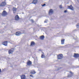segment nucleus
<instances>
[{"label": "nucleus", "mask_w": 79, "mask_h": 79, "mask_svg": "<svg viewBox=\"0 0 79 79\" xmlns=\"http://www.w3.org/2000/svg\"><path fill=\"white\" fill-rule=\"evenodd\" d=\"M44 23H47V20H45L44 21Z\"/></svg>", "instance_id": "nucleus-24"}, {"label": "nucleus", "mask_w": 79, "mask_h": 79, "mask_svg": "<svg viewBox=\"0 0 79 79\" xmlns=\"http://www.w3.org/2000/svg\"><path fill=\"white\" fill-rule=\"evenodd\" d=\"M21 79H25V78L26 77V76L25 75H22L21 76Z\"/></svg>", "instance_id": "nucleus-16"}, {"label": "nucleus", "mask_w": 79, "mask_h": 79, "mask_svg": "<svg viewBox=\"0 0 79 79\" xmlns=\"http://www.w3.org/2000/svg\"><path fill=\"white\" fill-rule=\"evenodd\" d=\"M42 54L41 55V57L42 58H45V55H44V53L43 52H42Z\"/></svg>", "instance_id": "nucleus-14"}, {"label": "nucleus", "mask_w": 79, "mask_h": 79, "mask_svg": "<svg viewBox=\"0 0 79 79\" xmlns=\"http://www.w3.org/2000/svg\"><path fill=\"white\" fill-rule=\"evenodd\" d=\"M44 35L41 36L40 37V39L41 40H44Z\"/></svg>", "instance_id": "nucleus-17"}, {"label": "nucleus", "mask_w": 79, "mask_h": 79, "mask_svg": "<svg viewBox=\"0 0 79 79\" xmlns=\"http://www.w3.org/2000/svg\"><path fill=\"white\" fill-rule=\"evenodd\" d=\"M2 16H6L7 15V12L5 10H4L2 12Z\"/></svg>", "instance_id": "nucleus-2"}, {"label": "nucleus", "mask_w": 79, "mask_h": 79, "mask_svg": "<svg viewBox=\"0 0 79 79\" xmlns=\"http://www.w3.org/2000/svg\"><path fill=\"white\" fill-rule=\"evenodd\" d=\"M57 58L58 59V60L62 59V58H63V55L61 54H59L57 56Z\"/></svg>", "instance_id": "nucleus-3"}, {"label": "nucleus", "mask_w": 79, "mask_h": 79, "mask_svg": "<svg viewBox=\"0 0 79 79\" xmlns=\"http://www.w3.org/2000/svg\"><path fill=\"white\" fill-rule=\"evenodd\" d=\"M74 31H77V30H75Z\"/></svg>", "instance_id": "nucleus-29"}, {"label": "nucleus", "mask_w": 79, "mask_h": 79, "mask_svg": "<svg viewBox=\"0 0 79 79\" xmlns=\"http://www.w3.org/2000/svg\"><path fill=\"white\" fill-rule=\"evenodd\" d=\"M30 76L31 77H34L33 76V75H30Z\"/></svg>", "instance_id": "nucleus-25"}, {"label": "nucleus", "mask_w": 79, "mask_h": 79, "mask_svg": "<svg viewBox=\"0 0 79 79\" xmlns=\"http://www.w3.org/2000/svg\"><path fill=\"white\" fill-rule=\"evenodd\" d=\"M21 33L19 31H17L16 32L15 34L16 35H21Z\"/></svg>", "instance_id": "nucleus-9"}, {"label": "nucleus", "mask_w": 79, "mask_h": 79, "mask_svg": "<svg viewBox=\"0 0 79 79\" xmlns=\"http://www.w3.org/2000/svg\"><path fill=\"white\" fill-rule=\"evenodd\" d=\"M45 4H44L43 5H42V6H45Z\"/></svg>", "instance_id": "nucleus-23"}, {"label": "nucleus", "mask_w": 79, "mask_h": 79, "mask_svg": "<svg viewBox=\"0 0 79 79\" xmlns=\"http://www.w3.org/2000/svg\"><path fill=\"white\" fill-rule=\"evenodd\" d=\"M68 8L69 9H70V10H71L73 11L74 9H73V7L72 6V5H71L70 6H68Z\"/></svg>", "instance_id": "nucleus-5"}, {"label": "nucleus", "mask_w": 79, "mask_h": 79, "mask_svg": "<svg viewBox=\"0 0 79 79\" xmlns=\"http://www.w3.org/2000/svg\"><path fill=\"white\" fill-rule=\"evenodd\" d=\"M35 73H36V72L34 71H32L31 72V74H35Z\"/></svg>", "instance_id": "nucleus-20"}, {"label": "nucleus", "mask_w": 79, "mask_h": 79, "mask_svg": "<svg viewBox=\"0 0 79 79\" xmlns=\"http://www.w3.org/2000/svg\"><path fill=\"white\" fill-rule=\"evenodd\" d=\"M1 72V69H0V73Z\"/></svg>", "instance_id": "nucleus-28"}, {"label": "nucleus", "mask_w": 79, "mask_h": 79, "mask_svg": "<svg viewBox=\"0 0 79 79\" xmlns=\"http://www.w3.org/2000/svg\"><path fill=\"white\" fill-rule=\"evenodd\" d=\"M19 19V17L18 15H17L15 17V20L16 21H18Z\"/></svg>", "instance_id": "nucleus-6"}, {"label": "nucleus", "mask_w": 79, "mask_h": 79, "mask_svg": "<svg viewBox=\"0 0 79 79\" xmlns=\"http://www.w3.org/2000/svg\"><path fill=\"white\" fill-rule=\"evenodd\" d=\"M7 41H4L2 43V44L5 46H7Z\"/></svg>", "instance_id": "nucleus-10"}, {"label": "nucleus", "mask_w": 79, "mask_h": 79, "mask_svg": "<svg viewBox=\"0 0 79 79\" xmlns=\"http://www.w3.org/2000/svg\"><path fill=\"white\" fill-rule=\"evenodd\" d=\"M27 65L28 66L29 65H31V64H32V62H31V61H29L27 62Z\"/></svg>", "instance_id": "nucleus-13"}, {"label": "nucleus", "mask_w": 79, "mask_h": 79, "mask_svg": "<svg viewBox=\"0 0 79 79\" xmlns=\"http://www.w3.org/2000/svg\"><path fill=\"white\" fill-rule=\"evenodd\" d=\"M67 12V10H65L64 11V13H66Z\"/></svg>", "instance_id": "nucleus-27"}, {"label": "nucleus", "mask_w": 79, "mask_h": 79, "mask_svg": "<svg viewBox=\"0 0 79 79\" xmlns=\"http://www.w3.org/2000/svg\"><path fill=\"white\" fill-rule=\"evenodd\" d=\"M17 10V9H16V8L14 7L13 8V12L14 13H15V12L16 11V10Z\"/></svg>", "instance_id": "nucleus-15"}, {"label": "nucleus", "mask_w": 79, "mask_h": 79, "mask_svg": "<svg viewBox=\"0 0 79 79\" xmlns=\"http://www.w3.org/2000/svg\"><path fill=\"white\" fill-rule=\"evenodd\" d=\"M38 1V0H33L32 3H33V4H36L37 3V2Z\"/></svg>", "instance_id": "nucleus-12"}, {"label": "nucleus", "mask_w": 79, "mask_h": 79, "mask_svg": "<svg viewBox=\"0 0 79 79\" xmlns=\"http://www.w3.org/2000/svg\"><path fill=\"white\" fill-rule=\"evenodd\" d=\"M61 44H64V39H63L61 40Z\"/></svg>", "instance_id": "nucleus-18"}, {"label": "nucleus", "mask_w": 79, "mask_h": 79, "mask_svg": "<svg viewBox=\"0 0 79 79\" xmlns=\"http://www.w3.org/2000/svg\"><path fill=\"white\" fill-rule=\"evenodd\" d=\"M59 7L60 9H61V8H62V6L61 5H60Z\"/></svg>", "instance_id": "nucleus-22"}, {"label": "nucleus", "mask_w": 79, "mask_h": 79, "mask_svg": "<svg viewBox=\"0 0 79 79\" xmlns=\"http://www.w3.org/2000/svg\"><path fill=\"white\" fill-rule=\"evenodd\" d=\"M73 56L75 58H78L79 57V54L75 53Z\"/></svg>", "instance_id": "nucleus-7"}, {"label": "nucleus", "mask_w": 79, "mask_h": 79, "mask_svg": "<svg viewBox=\"0 0 79 79\" xmlns=\"http://www.w3.org/2000/svg\"><path fill=\"white\" fill-rule=\"evenodd\" d=\"M53 9H51L49 10V15H51L53 14Z\"/></svg>", "instance_id": "nucleus-4"}, {"label": "nucleus", "mask_w": 79, "mask_h": 79, "mask_svg": "<svg viewBox=\"0 0 79 79\" xmlns=\"http://www.w3.org/2000/svg\"><path fill=\"white\" fill-rule=\"evenodd\" d=\"M31 21L32 22V23H34V20L32 19L31 20Z\"/></svg>", "instance_id": "nucleus-26"}, {"label": "nucleus", "mask_w": 79, "mask_h": 79, "mask_svg": "<svg viewBox=\"0 0 79 79\" xmlns=\"http://www.w3.org/2000/svg\"><path fill=\"white\" fill-rule=\"evenodd\" d=\"M70 74H68V77H71L72 76H73V72H72L71 71L70 72Z\"/></svg>", "instance_id": "nucleus-8"}, {"label": "nucleus", "mask_w": 79, "mask_h": 79, "mask_svg": "<svg viewBox=\"0 0 79 79\" xmlns=\"http://www.w3.org/2000/svg\"><path fill=\"white\" fill-rule=\"evenodd\" d=\"M6 5V3L5 1L2 2L0 4V7H2V6H5Z\"/></svg>", "instance_id": "nucleus-1"}, {"label": "nucleus", "mask_w": 79, "mask_h": 79, "mask_svg": "<svg viewBox=\"0 0 79 79\" xmlns=\"http://www.w3.org/2000/svg\"><path fill=\"white\" fill-rule=\"evenodd\" d=\"M8 52L9 54H11L13 53V50L12 49H10L9 51Z\"/></svg>", "instance_id": "nucleus-11"}, {"label": "nucleus", "mask_w": 79, "mask_h": 79, "mask_svg": "<svg viewBox=\"0 0 79 79\" xmlns=\"http://www.w3.org/2000/svg\"><path fill=\"white\" fill-rule=\"evenodd\" d=\"M35 43L34 42H31V46H34V45H35Z\"/></svg>", "instance_id": "nucleus-19"}, {"label": "nucleus", "mask_w": 79, "mask_h": 79, "mask_svg": "<svg viewBox=\"0 0 79 79\" xmlns=\"http://www.w3.org/2000/svg\"><path fill=\"white\" fill-rule=\"evenodd\" d=\"M76 27H77V28H79V23H78L76 25Z\"/></svg>", "instance_id": "nucleus-21"}, {"label": "nucleus", "mask_w": 79, "mask_h": 79, "mask_svg": "<svg viewBox=\"0 0 79 79\" xmlns=\"http://www.w3.org/2000/svg\"><path fill=\"white\" fill-rule=\"evenodd\" d=\"M40 50V51L41 50Z\"/></svg>", "instance_id": "nucleus-30"}]
</instances>
